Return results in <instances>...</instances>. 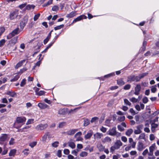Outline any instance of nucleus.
Here are the masks:
<instances>
[{
	"label": "nucleus",
	"instance_id": "f257e3e1",
	"mask_svg": "<svg viewBox=\"0 0 159 159\" xmlns=\"http://www.w3.org/2000/svg\"><path fill=\"white\" fill-rule=\"evenodd\" d=\"M123 145V143L120 140H117L114 143L113 146L110 148L111 152L113 153L116 150L119 149Z\"/></svg>",
	"mask_w": 159,
	"mask_h": 159
},
{
	"label": "nucleus",
	"instance_id": "f03ea898",
	"mask_svg": "<svg viewBox=\"0 0 159 159\" xmlns=\"http://www.w3.org/2000/svg\"><path fill=\"white\" fill-rule=\"evenodd\" d=\"M107 132L108 135L112 136H116L118 137L121 136V134L116 131V127H113L110 129Z\"/></svg>",
	"mask_w": 159,
	"mask_h": 159
},
{
	"label": "nucleus",
	"instance_id": "7ed1b4c3",
	"mask_svg": "<svg viewBox=\"0 0 159 159\" xmlns=\"http://www.w3.org/2000/svg\"><path fill=\"white\" fill-rule=\"evenodd\" d=\"M26 120V118L24 117H18L16 119V120L14 124V128L18 129L21 127V126H18L16 125L17 123H24Z\"/></svg>",
	"mask_w": 159,
	"mask_h": 159
},
{
	"label": "nucleus",
	"instance_id": "20e7f679",
	"mask_svg": "<svg viewBox=\"0 0 159 159\" xmlns=\"http://www.w3.org/2000/svg\"><path fill=\"white\" fill-rule=\"evenodd\" d=\"M21 31L19 28H17L7 36V39H10L13 36L19 34Z\"/></svg>",
	"mask_w": 159,
	"mask_h": 159
},
{
	"label": "nucleus",
	"instance_id": "39448f33",
	"mask_svg": "<svg viewBox=\"0 0 159 159\" xmlns=\"http://www.w3.org/2000/svg\"><path fill=\"white\" fill-rule=\"evenodd\" d=\"M48 126L47 124H40L35 127V129L37 130H42L46 129Z\"/></svg>",
	"mask_w": 159,
	"mask_h": 159
},
{
	"label": "nucleus",
	"instance_id": "423d86ee",
	"mask_svg": "<svg viewBox=\"0 0 159 159\" xmlns=\"http://www.w3.org/2000/svg\"><path fill=\"white\" fill-rule=\"evenodd\" d=\"M82 133L81 132H79L76 133L74 136V138L76 139V141H81L83 140V138L81 137Z\"/></svg>",
	"mask_w": 159,
	"mask_h": 159
},
{
	"label": "nucleus",
	"instance_id": "0eeeda50",
	"mask_svg": "<svg viewBox=\"0 0 159 159\" xmlns=\"http://www.w3.org/2000/svg\"><path fill=\"white\" fill-rule=\"evenodd\" d=\"M28 17L25 16L21 22L20 23V26L22 29L27 23Z\"/></svg>",
	"mask_w": 159,
	"mask_h": 159
},
{
	"label": "nucleus",
	"instance_id": "6e6552de",
	"mask_svg": "<svg viewBox=\"0 0 159 159\" xmlns=\"http://www.w3.org/2000/svg\"><path fill=\"white\" fill-rule=\"evenodd\" d=\"M157 147L155 143L152 144L149 148V152L148 153V155L151 156L153 155V151Z\"/></svg>",
	"mask_w": 159,
	"mask_h": 159
},
{
	"label": "nucleus",
	"instance_id": "1a4fd4ad",
	"mask_svg": "<svg viewBox=\"0 0 159 159\" xmlns=\"http://www.w3.org/2000/svg\"><path fill=\"white\" fill-rule=\"evenodd\" d=\"M143 125H140L137 126L136 127L137 129L134 131V133L135 134H140L142 131L141 129L143 128Z\"/></svg>",
	"mask_w": 159,
	"mask_h": 159
},
{
	"label": "nucleus",
	"instance_id": "9d476101",
	"mask_svg": "<svg viewBox=\"0 0 159 159\" xmlns=\"http://www.w3.org/2000/svg\"><path fill=\"white\" fill-rule=\"evenodd\" d=\"M47 138H51V137H50V133L49 132H46L42 136V141L43 143L46 142Z\"/></svg>",
	"mask_w": 159,
	"mask_h": 159
},
{
	"label": "nucleus",
	"instance_id": "9b49d317",
	"mask_svg": "<svg viewBox=\"0 0 159 159\" xmlns=\"http://www.w3.org/2000/svg\"><path fill=\"white\" fill-rule=\"evenodd\" d=\"M8 135L6 134H2L0 137V144H3V142L7 139Z\"/></svg>",
	"mask_w": 159,
	"mask_h": 159
},
{
	"label": "nucleus",
	"instance_id": "f8f14e48",
	"mask_svg": "<svg viewBox=\"0 0 159 159\" xmlns=\"http://www.w3.org/2000/svg\"><path fill=\"white\" fill-rule=\"evenodd\" d=\"M87 17L84 15H82L75 18L72 22V23H74L77 21H79L83 19H86Z\"/></svg>",
	"mask_w": 159,
	"mask_h": 159
},
{
	"label": "nucleus",
	"instance_id": "ddd939ff",
	"mask_svg": "<svg viewBox=\"0 0 159 159\" xmlns=\"http://www.w3.org/2000/svg\"><path fill=\"white\" fill-rule=\"evenodd\" d=\"M18 14V11H16L11 13L10 15V18L11 20L17 17Z\"/></svg>",
	"mask_w": 159,
	"mask_h": 159
},
{
	"label": "nucleus",
	"instance_id": "4468645a",
	"mask_svg": "<svg viewBox=\"0 0 159 159\" xmlns=\"http://www.w3.org/2000/svg\"><path fill=\"white\" fill-rule=\"evenodd\" d=\"M141 87L140 84H137L134 88V94L138 95L139 94V92L141 90Z\"/></svg>",
	"mask_w": 159,
	"mask_h": 159
},
{
	"label": "nucleus",
	"instance_id": "2eb2a0df",
	"mask_svg": "<svg viewBox=\"0 0 159 159\" xmlns=\"http://www.w3.org/2000/svg\"><path fill=\"white\" fill-rule=\"evenodd\" d=\"M129 142L132 148H135L136 143L134 141L132 138H130L129 139Z\"/></svg>",
	"mask_w": 159,
	"mask_h": 159
},
{
	"label": "nucleus",
	"instance_id": "dca6fc26",
	"mask_svg": "<svg viewBox=\"0 0 159 159\" xmlns=\"http://www.w3.org/2000/svg\"><path fill=\"white\" fill-rule=\"evenodd\" d=\"M103 135L102 134L99 132H97L93 134L94 139H101L103 137Z\"/></svg>",
	"mask_w": 159,
	"mask_h": 159
},
{
	"label": "nucleus",
	"instance_id": "f3484780",
	"mask_svg": "<svg viewBox=\"0 0 159 159\" xmlns=\"http://www.w3.org/2000/svg\"><path fill=\"white\" fill-rule=\"evenodd\" d=\"M97 147L100 151H102L105 148V147L100 142H98L97 144Z\"/></svg>",
	"mask_w": 159,
	"mask_h": 159
},
{
	"label": "nucleus",
	"instance_id": "a211bd4d",
	"mask_svg": "<svg viewBox=\"0 0 159 159\" xmlns=\"http://www.w3.org/2000/svg\"><path fill=\"white\" fill-rule=\"evenodd\" d=\"M144 148L143 143L141 142H139L138 143L137 149L139 151H142Z\"/></svg>",
	"mask_w": 159,
	"mask_h": 159
},
{
	"label": "nucleus",
	"instance_id": "6ab92c4d",
	"mask_svg": "<svg viewBox=\"0 0 159 159\" xmlns=\"http://www.w3.org/2000/svg\"><path fill=\"white\" fill-rule=\"evenodd\" d=\"M78 131L77 129H70L66 132V133L68 135H71L75 134Z\"/></svg>",
	"mask_w": 159,
	"mask_h": 159
},
{
	"label": "nucleus",
	"instance_id": "aec40b11",
	"mask_svg": "<svg viewBox=\"0 0 159 159\" xmlns=\"http://www.w3.org/2000/svg\"><path fill=\"white\" fill-rule=\"evenodd\" d=\"M111 141V139L108 136L102 139V141L103 143H105L106 142H110Z\"/></svg>",
	"mask_w": 159,
	"mask_h": 159
},
{
	"label": "nucleus",
	"instance_id": "412c9836",
	"mask_svg": "<svg viewBox=\"0 0 159 159\" xmlns=\"http://www.w3.org/2000/svg\"><path fill=\"white\" fill-rule=\"evenodd\" d=\"M76 14V11H72L69 14H67L66 16V17L68 18H71L75 16Z\"/></svg>",
	"mask_w": 159,
	"mask_h": 159
},
{
	"label": "nucleus",
	"instance_id": "4be33fe9",
	"mask_svg": "<svg viewBox=\"0 0 159 159\" xmlns=\"http://www.w3.org/2000/svg\"><path fill=\"white\" fill-rule=\"evenodd\" d=\"M38 106L41 109H45L48 107V106L44 103H39L38 104Z\"/></svg>",
	"mask_w": 159,
	"mask_h": 159
},
{
	"label": "nucleus",
	"instance_id": "5701e85b",
	"mask_svg": "<svg viewBox=\"0 0 159 159\" xmlns=\"http://www.w3.org/2000/svg\"><path fill=\"white\" fill-rule=\"evenodd\" d=\"M134 81V75H130L128 77L127 82H131Z\"/></svg>",
	"mask_w": 159,
	"mask_h": 159
},
{
	"label": "nucleus",
	"instance_id": "b1692460",
	"mask_svg": "<svg viewBox=\"0 0 159 159\" xmlns=\"http://www.w3.org/2000/svg\"><path fill=\"white\" fill-rule=\"evenodd\" d=\"M133 129H128L125 132V134L128 136H130V135L133 133Z\"/></svg>",
	"mask_w": 159,
	"mask_h": 159
},
{
	"label": "nucleus",
	"instance_id": "393cba45",
	"mask_svg": "<svg viewBox=\"0 0 159 159\" xmlns=\"http://www.w3.org/2000/svg\"><path fill=\"white\" fill-rule=\"evenodd\" d=\"M25 60H23L18 62L16 65L15 68L16 69H18L19 67L22 66L23 63L25 61Z\"/></svg>",
	"mask_w": 159,
	"mask_h": 159
},
{
	"label": "nucleus",
	"instance_id": "a878e982",
	"mask_svg": "<svg viewBox=\"0 0 159 159\" xmlns=\"http://www.w3.org/2000/svg\"><path fill=\"white\" fill-rule=\"evenodd\" d=\"M93 135L92 132L88 133L87 134L84 136V138L85 139H89Z\"/></svg>",
	"mask_w": 159,
	"mask_h": 159
},
{
	"label": "nucleus",
	"instance_id": "bb28decb",
	"mask_svg": "<svg viewBox=\"0 0 159 159\" xmlns=\"http://www.w3.org/2000/svg\"><path fill=\"white\" fill-rule=\"evenodd\" d=\"M16 150L15 149L11 150L9 153V156H14L16 153Z\"/></svg>",
	"mask_w": 159,
	"mask_h": 159
},
{
	"label": "nucleus",
	"instance_id": "cd10ccee",
	"mask_svg": "<svg viewBox=\"0 0 159 159\" xmlns=\"http://www.w3.org/2000/svg\"><path fill=\"white\" fill-rule=\"evenodd\" d=\"M69 146L72 148H74L75 147V145L74 142H69L68 143Z\"/></svg>",
	"mask_w": 159,
	"mask_h": 159
},
{
	"label": "nucleus",
	"instance_id": "c85d7f7f",
	"mask_svg": "<svg viewBox=\"0 0 159 159\" xmlns=\"http://www.w3.org/2000/svg\"><path fill=\"white\" fill-rule=\"evenodd\" d=\"M138 139L139 140L143 139L145 140L146 139L145 134L144 133L141 134L138 138Z\"/></svg>",
	"mask_w": 159,
	"mask_h": 159
},
{
	"label": "nucleus",
	"instance_id": "c756f323",
	"mask_svg": "<svg viewBox=\"0 0 159 159\" xmlns=\"http://www.w3.org/2000/svg\"><path fill=\"white\" fill-rule=\"evenodd\" d=\"M7 94L10 95L12 97H14L16 95V94L14 92L8 91L7 92Z\"/></svg>",
	"mask_w": 159,
	"mask_h": 159
},
{
	"label": "nucleus",
	"instance_id": "7c9ffc66",
	"mask_svg": "<svg viewBox=\"0 0 159 159\" xmlns=\"http://www.w3.org/2000/svg\"><path fill=\"white\" fill-rule=\"evenodd\" d=\"M35 6L33 5H28L26 7V9L28 10H30L31 9H34Z\"/></svg>",
	"mask_w": 159,
	"mask_h": 159
},
{
	"label": "nucleus",
	"instance_id": "2f4dec72",
	"mask_svg": "<svg viewBox=\"0 0 159 159\" xmlns=\"http://www.w3.org/2000/svg\"><path fill=\"white\" fill-rule=\"evenodd\" d=\"M157 85H155L152 86L151 87V91L152 93H155L157 91Z\"/></svg>",
	"mask_w": 159,
	"mask_h": 159
},
{
	"label": "nucleus",
	"instance_id": "473e14b6",
	"mask_svg": "<svg viewBox=\"0 0 159 159\" xmlns=\"http://www.w3.org/2000/svg\"><path fill=\"white\" fill-rule=\"evenodd\" d=\"M117 82L118 84L120 85H122L125 83L122 79H119L117 81Z\"/></svg>",
	"mask_w": 159,
	"mask_h": 159
},
{
	"label": "nucleus",
	"instance_id": "72a5a7b5",
	"mask_svg": "<svg viewBox=\"0 0 159 159\" xmlns=\"http://www.w3.org/2000/svg\"><path fill=\"white\" fill-rule=\"evenodd\" d=\"M90 123V121L88 119H86L84 120V125L85 126H86L88 125Z\"/></svg>",
	"mask_w": 159,
	"mask_h": 159
},
{
	"label": "nucleus",
	"instance_id": "f704fd0d",
	"mask_svg": "<svg viewBox=\"0 0 159 159\" xmlns=\"http://www.w3.org/2000/svg\"><path fill=\"white\" fill-rule=\"evenodd\" d=\"M129 99L131 102L133 103H135L138 101V99L134 97L131 98Z\"/></svg>",
	"mask_w": 159,
	"mask_h": 159
},
{
	"label": "nucleus",
	"instance_id": "c9c22d12",
	"mask_svg": "<svg viewBox=\"0 0 159 159\" xmlns=\"http://www.w3.org/2000/svg\"><path fill=\"white\" fill-rule=\"evenodd\" d=\"M88 153L86 152H82L80 154V156L81 157H85L87 156Z\"/></svg>",
	"mask_w": 159,
	"mask_h": 159
},
{
	"label": "nucleus",
	"instance_id": "e433bc0d",
	"mask_svg": "<svg viewBox=\"0 0 159 159\" xmlns=\"http://www.w3.org/2000/svg\"><path fill=\"white\" fill-rule=\"evenodd\" d=\"M58 113L60 115H64L65 114V111L63 109H61L58 111Z\"/></svg>",
	"mask_w": 159,
	"mask_h": 159
},
{
	"label": "nucleus",
	"instance_id": "4c0bfd02",
	"mask_svg": "<svg viewBox=\"0 0 159 159\" xmlns=\"http://www.w3.org/2000/svg\"><path fill=\"white\" fill-rule=\"evenodd\" d=\"M19 77L20 76L18 75H17L14 77L13 79L11 80V82L16 81L18 79Z\"/></svg>",
	"mask_w": 159,
	"mask_h": 159
},
{
	"label": "nucleus",
	"instance_id": "58836bf2",
	"mask_svg": "<svg viewBox=\"0 0 159 159\" xmlns=\"http://www.w3.org/2000/svg\"><path fill=\"white\" fill-rule=\"evenodd\" d=\"M37 142L36 141H34L30 143L29 145L31 148H33L34 146H36L37 144Z\"/></svg>",
	"mask_w": 159,
	"mask_h": 159
},
{
	"label": "nucleus",
	"instance_id": "ea45409f",
	"mask_svg": "<svg viewBox=\"0 0 159 159\" xmlns=\"http://www.w3.org/2000/svg\"><path fill=\"white\" fill-rule=\"evenodd\" d=\"M151 130L153 131L154 129L158 126V125L154 123H152L151 125Z\"/></svg>",
	"mask_w": 159,
	"mask_h": 159
},
{
	"label": "nucleus",
	"instance_id": "a19ab883",
	"mask_svg": "<svg viewBox=\"0 0 159 159\" xmlns=\"http://www.w3.org/2000/svg\"><path fill=\"white\" fill-rule=\"evenodd\" d=\"M125 117L124 116H119L118 118V120L120 121H122L125 120Z\"/></svg>",
	"mask_w": 159,
	"mask_h": 159
},
{
	"label": "nucleus",
	"instance_id": "79ce46f5",
	"mask_svg": "<svg viewBox=\"0 0 159 159\" xmlns=\"http://www.w3.org/2000/svg\"><path fill=\"white\" fill-rule=\"evenodd\" d=\"M34 120L33 119H29L26 123V125H28L33 123Z\"/></svg>",
	"mask_w": 159,
	"mask_h": 159
},
{
	"label": "nucleus",
	"instance_id": "37998d69",
	"mask_svg": "<svg viewBox=\"0 0 159 159\" xmlns=\"http://www.w3.org/2000/svg\"><path fill=\"white\" fill-rule=\"evenodd\" d=\"M59 143L58 141H55L52 144V146L54 147H57L58 146Z\"/></svg>",
	"mask_w": 159,
	"mask_h": 159
},
{
	"label": "nucleus",
	"instance_id": "c03bdc74",
	"mask_svg": "<svg viewBox=\"0 0 159 159\" xmlns=\"http://www.w3.org/2000/svg\"><path fill=\"white\" fill-rule=\"evenodd\" d=\"M64 27L63 25H60L57 26L56 27H55L54 29L55 30H58L60 29H61L62 28Z\"/></svg>",
	"mask_w": 159,
	"mask_h": 159
},
{
	"label": "nucleus",
	"instance_id": "a18cd8bd",
	"mask_svg": "<svg viewBox=\"0 0 159 159\" xmlns=\"http://www.w3.org/2000/svg\"><path fill=\"white\" fill-rule=\"evenodd\" d=\"M148 74V73L147 72H146L144 73H143L142 74H139V75L140 78V79L143 78L144 77H145V76H146Z\"/></svg>",
	"mask_w": 159,
	"mask_h": 159
},
{
	"label": "nucleus",
	"instance_id": "49530a36",
	"mask_svg": "<svg viewBox=\"0 0 159 159\" xmlns=\"http://www.w3.org/2000/svg\"><path fill=\"white\" fill-rule=\"evenodd\" d=\"M129 112L131 114L134 116L137 113H136L135 111L132 108H130L129 110Z\"/></svg>",
	"mask_w": 159,
	"mask_h": 159
},
{
	"label": "nucleus",
	"instance_id": "de8ad7c7",
	"mask_svg": "<svg viewBox=\"0 0 159 159\" xmlns=\"http://www.w3.org/2000/svg\"><path fill=\"white\" fill-rule=\"evenodd\" d=\"M124 102L125 104L126 105L130 106L131 105V103L129 101L128 99H124Z\"/></svg>",
	"mask_w": 159,
	"mask_h": 159
},
{
	"label": "nucleus",
	"instance_id": "09e8293b",
	"mask_svg": "<svg viewBox=\"0 0 159 159\" xmlns=\"http://www.w3.org/2000/svg\"><path fill=\"white\" fill-rule=\"evenodd\" d=\"M26 80L24 79H23L22 81H21L20 84V86L21 87H23L26 84Z\"/></svg>",
	"mask_w": 159,
	"mask_h": 159
},
{
	"label": "nucleus",
	"instance_id": "8fccbe9b",
	"mask_svg": "<svg viewBox=\"0 0 159 159\" xmlns=\"http://www.w3.org/2000/svg\"><path fill=\"white\" fill-rule=\"evenodd\" d=\"M98 119L99 118L98 117H94L92 118L90 121L91 123H93L95 121H96L97 120H98Z\"/></svg>",
	"mask_w": 159,
	"mask_h": 159
},
{
	"label": "nucleus",
	"instance_id": "3c124183",
	"mask_svg": "<svg viewBox=\"0 0 159 159\" xmlns=\"http://www.w3.org/2000/svg\"><path fill=\"white\" fill-rule=\"evenodd\" d=\"M121 140L124 143H126L127 141V138L124 136H122L121 137Z\"/></svg>",
	"mask_w": 159,
	"mask_h": 159
},
{
	"label": "nucleus",
	"instance_id": "603ef678",
	"mask_svg": "<svg viewBox=\"0 0 159 159\" xmlns=\"http://www.w3.org/2000/svg\"><path fill=\"white\" fill-rule=\"evenodd\" d=\"M45 92L43 91H40L37 92L36 94L39 96H41L44 94Z\"/></svg>",
	"mask_w": 159,
	"mask_h": 159
},
{
	"label": "nucleus",
	"instance_id": "864d4df0",
	"mask_svg": "<svg viewBox=\"0 0 159 159\" xmlns=\"http://www.w3.org/2000/svg\"><path fill=\"white\" fill-rule=\"evenodd\" d=\"M59 7L55 5L53 7L52 10L54 11H57L58 10Z\"/></svg>",
	"mask_w": 159,
	"mask_h": 159
},
{
	"label": "nucleus",
	"instance_id": "5fc2aeb1",
	"mask_svg": "<svg viewBox=\"0 0 159 159\" xmlns=\"http://www.w3.org/2000/svg\"><path fill=\"white\" fill-rule=\"evenodd\" d=\"M131 85L129 84H127L124 86V89L125 90H128L130 88Z\"/></svg>",
	"mask_w": 159,
	"mask_h": 159
},
{
	"label": "nucleus",
	"instance_id": "6e6d98bb",
	"mask_svg": "<svg viewBox=\"0 0 159 159\" xmlns=\"http://www.w3.org/2000/svg\"><path fill=\"white\" fill-rule=\"evenodd\" d=\"M40 16V14L39 13H38L37 15H35L34 18V20L36 21L38 19Z\"/></svg>",
	"mask_w": 159,
	"mask_h": 159
},
{
	"label": "nucleus",
	"instance_id": "4d7b16f0",
	"mask_svg": "<svg viewBox=\"0 0 159 159\" xmlns=\"http://www.w3.org/2000/svg\"><path fill=\"white\" fill-rule=\"evenodd\" d=\"M137 152L136 151H132L130 152V154L131 156H136Z\"/></svg>",
	"mask_w": 159,
	"mask_h": 159
},
{
	"label": "nucleus",
	"instance_id": "13d9d810",
	"mask_svg": "<svg viewBox=\"0 0 159 159\" xmlns=\"http://www.w3.org/2000/svg\"><path fill=\"white\" fill-rule=\"evenodd\" d=\"M65 124L66 123L65 122H61L59 124L58 127L59 128H62L65 125Z\"/></svg>",
	"mask_w": 159,
	"mask_h": 159
},
{
	"label": "nucleus",
	"instance_id": "bf43d9fd",
	"mask_svg": "<svg viewBox=\"0 0 159 159\" xmlns=\"http://www.w3.org/2000/svg\"><path fill=\"white\" fill-rule=\"evenodd\" d=\"M140 78L139 75L137 76H135L134 75V81L138 82L140 80Z\"/></svg>",
	"mask_w": 159,
	"mask_h": 159
},
{
	"label": "nucleus",
	"instance_id": "052dcab7",
	"mask_svg": "<svg viewBox=\"0 0 159 159\" xmlns=\"http://www.w3.org/2000/svg\"><path fill=\"white\" fill-rule=\"evenodd\" d=\"M150 139L151 141L155 139V136L153 134H151L149 136Z\"/></svg>",
	"mask_w": 159,
	"mask_h": 159
},
{
	"label": "nucleus",
	"instance_id": "680f3d73",
	"mask_svg": "<svg viewBox=\"0 0 159 159\" xmlns=\"http://www.w3.org/2000/svg\"><path fill=\"white\" fill-rule=\"evenodd\" d=\"M148 101V99L147 97H144L143 99V102L144 103H147Z\"/></svg>",
	"mask_w": 159,
	"mask_h": 159
},
{
	"label": "nucleus",
	"instance_id": "e2e57ef3",
	"mask_svg": "<svg viewBox=\"0 0 159 159\" xmlns=\"http://www.w3.org/2000/svg\"><path fill=\"white\" fill-rule=\"evenodd\" d=\"M17 40V38H14L13 39H11V42L14 44L16 43Z\"/></svg>",
	"mask_w": 159,
	"mask_h": 159
},
{
	"label": "nucleus",
	"instance_id": "0e129e2a",
	"mask_svg": "<svg viewBox=\"0 0 159 159\" xmlns=\"http://www.w3.org/2000/svg\"><path fill=\"white\" fill-rule=\"evenodd\" d=\"M101 131L103 133H105L107 130V128L102 126L100 129Z\"/></svg>",
	"mask_w": 159,
	"mask_h": 159
},
{
	"label": "nucleus",
	"instance_id": "69168bd1",
	"mask_svg": "<svg viewBox=\"0 0 159 159\" xmlns=\"http://www.w3.org/2000/svg\"><path fill=\"white\" fill-rule=\"evenodd\" d=\"M79 150L78 149L77 150H73L72 151L71 153L75 156H77V154Z\"/></svg>",
	"mask_w": 159,
	"mask_h": 159
},
{
	"label": "nucleus",
	"instance_id": "338daca9",
	"mask_svg": "<svg viewBox=\"0 0 159 159\" xmlns=\"http://www.w3.org/2000/svg\"><path fill=\"white\" fill-rule=\"evenodd\" d=\"M117 128L120 131H123L124 129V128H123L120 125H118L117 126Z\"/></svg>",
	"mask_w": 159,
	"mask_h": 159
},
{
	"label": "nucleus",
	"instance_id": "774afa93",
	"mask_svg": "<svg viewBox=\"0 0 159 159\" xmlns=\"http://www.w3.org/2000/svg\"><path fill=\"white\" fill-rule=\"evenodd\" d=\"M14 143V139L13 138H11L9 142L10 145H13Z\"/></svg>",
	"mask_w": 159,
	"mask_h": 159
}]
</instances>
